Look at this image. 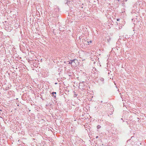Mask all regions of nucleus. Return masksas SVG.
<instances>
[{
    "mask_svg": "<svg viewBox=\"0 0 146 146\" xmlns=\"http://www.w3.org/2000/svg\"><path fill=\"white\" fill-rule=\"evenodd\" d=\"M119 19H117V21H119Z\"/></svg>",
    "mask_w": 146,
    "mask_h": 146,
    "instance_id": "9",
    "label": "nucleus"
},
{
    "mask_svg": "<svg viewBox=\"0 0 146 146\" xmlns=\"http://www.w3.org/2000/svg\"><path fill=\"white\" fill-rule=\"evenodd\" d=\"M92 42L91 40H90L89 41H88V44H89L90 43H91Z\"/></svg>",
    "mask_w": 146,
    "mask_h": 146,
    "instance_id": "5",
    "label": "nucleus"
},
{
    "mask_svg": "<svg viewBox=\"0 0 146 146\" xmlns=\"http://www.w3.org/2000/svg\"><path fill=\"white\" fill-rule=\"evenodd\" d=\"M121 3H123L124 1H126L127 0H120Z\"/></svg>",
    "mask_w": 146,
    "mask_h": 146,
    "instance_id": "2",
    "label": "nucleus"
},
{
    "mask_svg": "<svg viewBox=\"0 0 146 146\" xmlns=\"http://www.w3.org/2000/svg\"><path fill=\"white\" fill-rule=\"evenodd\" d=\"M57 84V83H55V84Z\"/></svg>",
    "mask_w": 146,
    "mask_h": 146,
    "instance_id": "13",
    "label": "nucleus"
},
{
    "mask_svg": "<svg viewBox=\"0 0 146 146\" xmlns=\"http://www.w3.org/2000/svg\"><path fill=\"white\" fill-rule=\"evenodd\" d=\"M54 94H55L56 95V92H53L52 93V94L54 96V98H56V95H55V96L54 95Z\"/></svg>",
    "mask_w": 146,
    "mask_h": 146,
    "instance_id": "1",
    "label": "nucleus"
},
{
    "mask_svg": "<svg viewBox=\"0 0 146 146\" xmlns=\"http://www.w3.org/2000/svg\"><path fill=\"white\" fill-rule=\"evenodd\" d=\"M76 60L75 59H74V60H70V61H71V62H72V63L73 62H74V63H75L74 61Z\"/></svg>",
    "mask_w": 146,
    "mask_h": 146,
    "instance_id": "3",
    "label": "nucleus"
},
{
    "mask_svg": "<svg viewBox=\"0 0 146 146\" xmlns=\"http://www.w3.org/2000/svg\"><path fill=\"white\" fill-rule=\"evenodd\" d=\"M101 103H102L103 102V101H101Z\"/></svg>",
    "mask_w": 146,
    "mask_h": 146,
    "instance_id": "12",
    "label": "nucleus"
},
{
    "mask_svg": "<svg viewBox=\"0 0 146 146\" xmlns=\"http://www.w3.org/2000/svg\"><path fill=\"white\" fill-rule=\"evenodd\" d=\"M98 136H96V139H97L98 138Z\"/></svg>",
    "mask_w": 146,
    "mask_h": 146,
    "instance_id": "8",
    "label": "nucleus"
},
{
    "mask_svg": "<svg viewBox=\"0 0 146 146\" xmlns=\"http://www.w3.org/2000/svg\"><path fill=\"white\" fill-rule=\"evenodd\" d=\"M54 95L55 96L56 95L55 94H54Z\"/></svg>",
    "mask_w": 146,
    "mask_h": 146,
    "instance_id": "15",
    "label": "nucleus"
},
{
    "mask_svg": "<svg viewBox=\"0 0 146 146\" xmlns=\"http://www.w3.org/2000/svg\"><path fill=\"white\" fill-rule=\"evenodd\" d=\"M69 64H72V62H71V61L69 62Z\"/></svg>",
    "mask_w": 146,
    "mask_h": 146,
    "instance_id": "7",
    "label": "nucleus"
},
{
    "mask_svg": "<svg viewBox=\"0 0 146 146\" xmlns=\"http://www.w3.org/2000/svg\"><path fill=\"white\" fill-rule=\"evenodd\" d=\"M126 122H127V124L128 125V122L127 121Z\"/></svg>",
    "mask_w": 146,
    "mask_h": 146,
    "instance_id": "10",
    "label": "nucleus"
},
{
    "mask_svg": "<svg viewBox=\"0 0 146 146\" xmlns=\"http://www.w3.org/2000/svg\"><path fill=\"white\" fill-rule=\"evenodd\" d=\"M100 79L101 80V81H103L104 80V79H103V78H102Z\"/></svg>",
    "mask_w": 146,
    "mask_h": 146,
    "instance_id": "6",
    "label": "nucleus"
},
{
    "mask_svg": "<svg viewBox=\"0 0 146 146\" xmlns=\"http://www.w3.org/2000/svg\"><path fill=\"white\" fill-rule=\"evenodd\" d=\"M101 127V126L99 125H98L97 126V128L98 129H99Z\"/></svg>",
    "mask_w": 146,
    "mask_h": 146,
    "instance_id": "4",
    "label": "nucleus"
},
{
    "mask_svg": "<svg viewBox=\"0 0 146 146\" xmlns=\"http://www.w3.org/2000/svg\"><path fill=\"white\" fill-rule=\"evenodd\" d=\"M117 0L119 2V1H120V0Z\"/></svg>",
    "mask_w": 146,
    "mask_h": 146,
    "instance_id": "11",
    "label": "nucleus"
},
{
    "mask_svg": "<svg viewBox=\"0 0 146 146\" xmlns=\"http://www.w3.org/2000/svg\"><path fill=\"white\" fill-rule=\"evenodd\" d=\"M75 96H76L77 95L75 94Z\"/></svg>",
    "mask_w": 146,
    "mask_h": 146,
    "instance_id": "14",
    "label": "nucleus"
}]
</instances>
